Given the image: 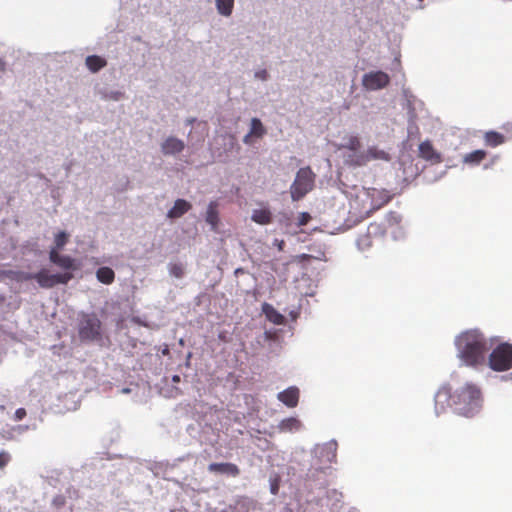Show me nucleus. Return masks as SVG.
<instances>
[{
	"instance_id": "28",
	"label": "nucleus",
	"mask_w": 512,
	"mask_h": 512,
	"mask_svg": "<svg viewBox=\"0 0 512 512\" xmlns=\"http://www.w3.org/2000/svg\"><path fill=\"white\" fill-rule=\"evenodd\" d=\"M361 142L357 136H348L346 142L342 145V148L356 152L360 149Z\"/></svg>"
},
{
	"instance_id": "3",
	"label": "nucleus",
	"mask_w": 512,
	"mask_h": 512,
	"mask_svg": "<svg viewBox=\"0 0 512 512\" xmlns=\"http://www.w3.org/2000/svg\"><path fill=\"white\" fill-rule=\"evenodd\" d=\"M315 174L308 167L300 168L296 174L295 180L290 187L291 198L298 201L303 198L314 187Z\"/></svg>"
},
{
	"instance_id": "7",
	"label": "nucleus",
	"mask_w": 512,
	"mask_h": 512,
	"mask_svg": "<svg viewBox=\"0 0 512 512\" xmlns=\"http://www.w3.org/2000/svg\"><path fill=\"white\" fill-rule=\"evenodd\" d=\"M101 322L95 315H85L80 322L79 336L82 340H95L100 335Z\"/></svg>"
},
{
	"instance_id": "14",
	"label": "nucleus",
	"mask_w": 512,
	"mask_h": 512,
	"mask_svg": "<svg viewBox=\"0 0 512 512\" xmlns=\"http://www.w3.org/2000/svg\"><path fill=\"white\" fill-rule=\"evenodd\" d=\"M278 400L285 404L287 407L294 408L299 401V389L296 387H289L278 394Z\"/></svg>"
},
{
	"instance_id": "1",
	"label": "nucleus",
	"mask_w": 512,
	"mask_h": 512,
	"mask_svg": "<svg viewBox=\"0 0 512 512\" xmlns=\"http://www.w3.org/2000/svg\"><path fill=\"white\" fill-rule=\"evenodd\" d=\"M455 345L461 361L472 367L484 362L489 349L485 336L477 329L462 332L456 337Z\"/></svg>"
},
{
	"instance_id": "31",
	"label": "nucleus",
	"mask_w": 512,
	"mask_h": 512,
	"mask_svg": "<svg viewBox=\"0 0 512 512\" xmlns=\"http://www.w3.org/2000/svg\"><path fill=\"white\" fill-rule=\"evenodd\" d=\"M170 272L173 276L181 278L184 274V268L182 264H173L171 265Z\"/></svg>"
},
{
	"instance_id": "29",
	"label": "nucleus",
	"mask_w": 512,
	"mask_h": 512,
	"mask_svg": "<svg viewBox=\"0 0 512 512\" xmlns=\"http://www.w3.org/2000/svg\"><path fill=\"white\" fill-rule=\"evenodd\" d=\"M68 234L65 233L64 231H61L59 233H57L55 235V239H54V243H55V248L57 251H59L60 249H62L68 242Z\"/></svg>"
},
{
	"instance_id": "40",
	"label": "nucleus",
	"mask_w": 512,
	"mask_h": 512,
	"mask_svg": "<svg viewBox=\"0 0 512 512\" xmlns=\"http://www.w3.org/2000/svg\"><path fill=\"white\" fill-rule=\"evenodd\" d=\"M282 245H283V241L281 242V244H278L279 249H282Z\"/></svg>"
},
{
	"instance_id": "13",
	"label": "nucleus",
	"mask_w": 512,
	"mask_h": 512,
	"mask_svg": "<svg viewBox=\"0 0 512 512\" xmlns=\"http://www.w3.org/2000/svg\"><path fill=\"white\" fill-rule=\"evenodd\" d=\"M185 144L182 140L175 137H168L161 145L164 155H174L183 151Z\"/></svg>"
},
{
	"instance_id": "17",
	"label": "nucleus",
	"mask_w": 512,
	"mask_h": 512,
	"mask_svg": "<svg viewBox=\"0 0 512 512\" xmlns=\"http://www.w3.org/2000/svg\"><path fill=\"white\" fill-rule=\"evenodd\" d=\"M205 220L211 226V230L216 232L220 222L218 203L216 201H211L208 204Z\"/></svg>"
},
{
	"instance_id": "36",
	"label": "nucleus",
	"mask_w": 512,
	"mask_h": 512,
	"mask_svg": "<svg viewBox=\"0 0 512 512\" xmlns=\"http://www.w3.org/2000/svg\"><path fill=\"white\" fill-rule=\"evenodd\" d=\"M268 76V72L265 69L259 70L255 73V77L263 81L267 80Z\"/></svg>"
},
{
	"instance_id": "30",
	"label": "nucleus",
	"mask_w": 512,
	"mask_h": 512,
	"mask_svg": "<svg viewBox=\"0 0 512 512\" xmlns=\"http://www.w3.org/2000/svg\"><path fill=\"white\" fill-rule=\"evenodd\" d=\"M14 429L9 426L0 427V442L11 441L14 439Z\"/></svg>"
},
{
	"instance_id": "35",
	"label": "nucleus",
	"mask_w": 512,
	"mask_h": 512,
	"mask_svg": "<svg viewBox=\"0 0 512 512\" xmlns=\"http://www.w3.org/2000/svg\"><path fill=\"white\" fill-rule=\"evenodd\" d=\"M25 416H26V410H25L24 408H18V409L15 411V415H14L15 420L20 421V420H22Z\"/></svg>"
},
{
	"instance_id": "27",
	"label": "nucleus",
	"mask_w": 512,
	"mask_h": 512,
	"mask_svg": "<svg viewBox=\"0 0 512 512\" xmlns=\"http://www.w3.org/2000/svg\"><path fill=\"white\" fill-rule=\"evenodd\" d=\"M252 136L257 138H261L265 135L266 129L264 128L262 122L258 118H252L250 132Z\"/></svg>"
},
{
	"instance_id": "33",
	"label": "nucleus",
	"mask_w": 512,
	"mask_h": 512,
	"mask_svg": "<svg viewBox=\"0 0 512 512\" xmlns=\"http://www.w3.org/2000/svg\"><path fill=\"white\" fill-rule=\"evenodd\" d=\"M311 220V216L309 213L307 212H302L300 213L299 217H298V225L299 226H304L306 225L309 221Z\"/></svg>"
},
{
	"instance_id": "32",
	"label": "nucleus",
	"mask_w": 512,
	"mask_h": 512,
	"mask_svg": "<svg viewBox=\"0 0 512 512\" xmlns=\"http://www.w3.org/2000/svg\"><path fill=\"white\" fill-rule=\"evenodd\" d=\"M11 456L7 451L0 452V469H3L10 462Z\"/></svg>"
},
{
	"instance_id": "26",
	"label": "nucleus",
	"mask_w": 512,
	"mask_h": 512,
	"mask_svg": "<svg viewBox=\"0 0 512 512\" xmlns=\"http://www.w3.org/2000/svg\"><path fill=\"white\" fill-rule=\"evenodd\" d=\"M218 12L223 16H230L234 7V0H216Z\"/></svg>"
},
{
	"instance_id": "21",
	"label": "nucleus",
	"mask_w": 512,
	"mask_h": 512,
	"mask_svg": "<svg viewBox=\"0 0 512 512\" xmlns=\"http://www.w3.org/2000/svg\"><path fill=\"white\" fill-rule=\"evenodd\" d=\"M301 427V421L295 417L283 419L278 425L280 432H294L300 430Z\"/></svg>"
},
{
	"instance_id": "37",
	"label": "nucleus",
	"mask_w": 512,
	"mask_h": 512,
	"mask_svg": "<svg viewBox=\"0 0 512 512\" xmlns=\"http://www.w3.org/2000/svg\"><path fill=\"white\" fill-rule=\"evenodd\" d=\"M251 137H252V135L250 133H248L247 135L244 136L243 142L245 144H250L251 143Z\"/></svg>"
},
{
	"instance_id": "34",
	"label": "nucleus",
	"mask_w": 512,
	"mask_h": 512,
	"mask_svg": "<svg viewBox=\"0 0 512 512\" xmlns=\"http://www.w3.org/2000/svg\"><path fill=\"white\" fill-rule=\"evenodd\" d=\"M279 486H280V480L279 478H274L271 480V483H270V491L273 495H277L278 494V491H279Z\"/></svg>"
},
{
	"instance_id": "5",
	"label": "nucleus",
	"mask_w": 512,
	"mask_h": 512,
	"mask_svg": "<svg viewBox=\"0 0 512 512\" xmlns=\"http://www.w3.org/2000/svg\"><path fill=\"white\" fill-rule=\"evenodd\" d=\"M72 278L73 275L70 272L50 274L45 269L27 277V279H35L42 288H52L57 284H67Z\"/></svg>"
},
{
	"instance_id": "23",
	"label": "nucleus",
	"mask_w": 512,
	"mask_h": 512,
	"mask_svg": "<svg viewBox=\"0 0 512 512\" xmlns=\"http://www.w3.org/2000/svg\"><path fill=\"white\" fill-rule=\"evenodd\" d=\"M487 156L486 151L484 150H475L468 154H466L463 158V162L468 165H478L480 164Z\"/></svg>"
},
{
	"instance_id": "15",
	"label": "nucleus",
	"mask_w": 512,
	"mask_h": 512,
	"mask_svg": "<svg viewBox=\"0 0 512 512\" xmlns=\"http://www.w3.org/2000/svg\"><path fill=\"white\" fill-rule=\"evenodd\" d=\"M49 259L52 263L55 265L66 269V270H72L75 269L74 267V259L70 256L61 255L56 249H51L49 253Z\"/></svg>"
},
{
	"instance_id": "16",
	"label": "nucleus",
	"mask_w": 512,
	"mask_h": 512,
	"mask_svg": "<svg viewBox=\"0 0 512 512\" xmlns=\"http://www.w3.org/2000/svg\"><path fill=\"white\" fill-rule=\"evenodd\" d=\"M208 470L214 473L227 474L236 477L240 474V470L236 464L233 463H211Z\"/></svg>"
},
{
	"instance_id": "9",
	"label": "nucleus",
	"mask_w": 512,
	"mask_h": 512,
	"mask_svg": "<svg viewBox=\"0 0 512 512\" xmlns=\"http://www.w3.org/2000/svg\"><path fill=\"white\" fill-rule=\"evenodd\" d=\"M454 394L451 389L447 386L441 387L435 395V411L437 415L444 413L448 407H454L453 405Z\"/></svg>"
},
{
	"instance_id": "4",
	"label": "nucleus",
	"mask_w": 512,
	"mask_h": 512,
	"mask_svg": "<svg viewBox=\"0 0 512 512\" xmlns=\"http://www.w3.org/2000/svg\"><path fill=\"white\" fill-rule=\"evenodd\" d=\"M490 368L502 372L512 368V345L502 343L498 345L489 356Z\"/></svg>"
},
{
	"instance_id": "20",
	"label": "nucleus",
	"mask_w": 512,
	"mask_h": 512,
	"mask_svg": "<svg viewBox=\"0 0 512 512\" xmlns=\"http://www.w3.org/2000/svg\"><path fill=\"white\" fill-rule=\"evenodd\" d=\"M251 219L259 225H268L272 223L273 216L268 208H262L253 210Z\"/></svg>"
},
{
	"instance_id": "10",
	"label": "nucleus",
	"mask_w": 512,
	"mask_h": 512,
	"mask_svg": "<svg viewBox=\"0 0 512 512\" xmlns=\"http://www.w3.org/2000/svg\"><path fill=\"white\" fill-rule=\"evenodd\" d=\"M386 231L381 224L371 223L367 229V233L360 235L357 239L359 249L366 250L372 246V237H383Z\"/></svg>"
},
{
	"instance_id": "22",
	"label": "nucleus",
	"mask_w": 512,
	"mask_h": 512,
	"mask_svg": "<svg viewBox=\"0 0 512 512\" xmlns=\"http://www.w3.org/2000/svg\"><path fill=\"white\" fill-rule=\"evenodd\" d=\"M87 68L95 73L106 66L107 62L104 58L98 55H90L85 60Z\"/></svg>"
},
{
	"instance_id": "24",
	"label": "nucleus",
	"mask_w": 512,
	"mask_h": 512,
	"mask_svg": "<svg viewBox=\"0 0 512 512\" xmlns=\"http://www.w3.org/2000/svg\"><path fill=\"white\" fill-rule=\"evenodd\" d=\"M96 277L99 282L109 285L114 282L115 273L110 267H100L96 272Z\"/></svg>"
},
{
	"instance_id": "18",
	"label": "nucleus",
	"mask_w": 512,
	"mask_h": 512,
	"mask_svg": "<svg viewBox=\"0 0 512 512\" xmlns=\"http://www.w3.org/2000/svg\"><path fill=\"white\" fill-rule=\"evenodd\" d=\"M262 312L266 316V318L275 325H283L285 324V317L280 312H278L271 304L263 303L262 304Z\"/></svg>"
},
{
	"instance_id": "19",
	"label": "nucleus",
	"mask_w": 512,
	"mask_h": 512,
	"mask_svg": "<svg viewBox=\"0 0 512 512\" xmlns=\"http://www.w3.org/2000/svg\"><path fill=\"white\" fill-rule=\"evenodd\" d=\"M191 204L184 199H177L174 206L168 211L167 216L171 219L180 218L191 209Z\"/></svg>"
},
{
	"instance_id": "11",
	"label": "nucleus",
	"mask_w": 512,
	"mask_h": 512,
	"mask_svg": "<svg viewBox=\"0 0 512 512\" xmlns=\"http://www.w3.org/2000/svg\"><path fill=\"white\" fill-rule=\"evenodd\" d=\"M418 151L419 156L422 159L431 162L432 164H439L442 162L441 154L434 149L431 141L429 140L421 142L419 144Z\"/></svg>"
},
{
	"instance_id": "39",
	"label": "nucleus",
	"mask_w": 512,
	"mask_h": 512,
	"mask_svg": "<svg viewBox=\"0 0 512 512\" xmlns=\"http://www.w3.org/2000/svg\"><path fill=\"white\" fill-rule=\"evenodd\" d=\"M173 380H174V381H179V376H174V377H173Z\"/></svg>"
},
{
	"instance_id": "6",
	"label": "nucleus",
	"mask_w": 512,
	"mask_h": 512,
	"mask_svg": "<svg viewBox=\"0 0 512 512\" xmlns=\"http://www.w3.org/2000/svg\"><path fill=\"white\" fill-rule=\"evenodd\" d=\"M390 156L376 146L369 147L365 152L349 156L348 163L354 166H364L371 160L388 161Z\"/></svg>"
},
{
	"instance_id": "25",
	"label": "nucleus",
	"mask_w": 512,
	"mask_h": 512,
	"mask_svg": "<svg viewBox=\"0 0 512 512\" xmlns=\"http://www.w3.org/2000/svg\"><path fill=\"white\" fill-rule=\"evenodd\" d=\"M484 139H485L486 145L491 146V147L499 146V145L503 144L505 141V137L502 134L495 132V131L487 132L485 134Z\"/></svg>"
},
{
	"instance_id": "12",
	"label": "nucleus",
	"mask_w": 512,
	"mask_h": 512,
	"mask_svg": "<svg viewBox=\"0 0 512 512\" xmlns=\"http://www.w3.org/2000/svg\"><path fill=\"white\" fill-rule=\"evenodd\" d=\"M367 194L371 198L373 210L380 209L392 199L390 192L385 189L369 188Z\"/></svg>"
},
{
	"instance_id": "38",
	"label": "nucleus",
	"mask_w": 512,
	"mask_h": 512,
	"mask_svg": "<svg viewBox=\"0 0 512 512\" xmlns=\"http://www.w3.org/2000/svg\"><path fill=\"white\" fill-rule=\"evenodd\" d=\"M5 69H6V64L2 59H0V73L4 72Z\"/></svg>"
},
{
	"instance_id": "8",
	"label": "nucleus",
	"mask_w": 512,
	"mask_h": 512,
	"mask_svg": "<svg viewBox=\"0 0 512 512\" xmlns=\"http://www.w3.org/2000/svg\"><path fill=\"white\" fill-rule=\"evenodd\" d=\"M390 83V77L383 71H374L366 73L362 79V85L367 90L383 89Z\"/></svg>"
},
{
	"instance_id": "2",
	"label": "nucleus",
	"mask_w": 512,
	"mask_h": 512,
	"mask_svg": "<svg viewBox=\"0 0 512 512\" xmlns=\"http://www.w3.org/2000/svg\"><path fill=\"white\" fill-rule=\"evenodd\" d=\"M482 393L479 387L466 383L454 393L453 405L455 412L464 417H474L482 408Z\"/></svg>"
}]
</instances>
